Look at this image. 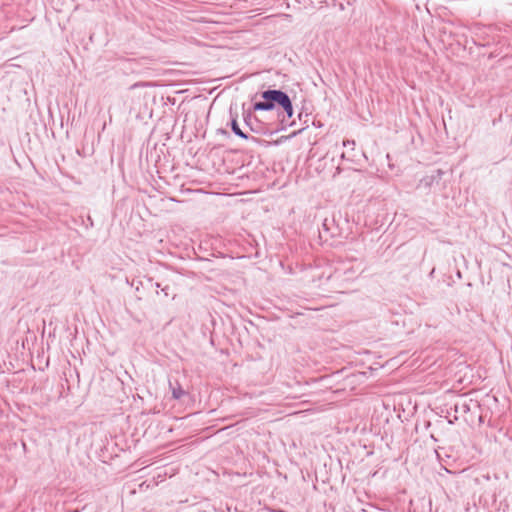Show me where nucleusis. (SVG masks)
I'll return each instance as SVG.
<instances>
[{
	"label": "nucleus",
	"mask_w": 512,
	"mask_h": 512,
	"mask_svg": "<svg viewBox=\"0 0 512 512\" xmlns=\"http://www.w3.org/2000/svg\"><path fill=\"white\" fill-rule=\"evenodd\" d=\"M260 100L252 104L253 111H271L280 109L288 94L278 89H268L260 93Z\"/></svg>",
	"instance_id": "nucleus-1"
},
{
	"label": "nucleus",
	"mask_w": 512,
	"mask_h": 512,
	"mask_svg": "<svg viewBox=\"0 0 512 512\" xmlns=\"http://www.w3.org/2000/svg\"><path fill=\"white\" fill-rule=\"evenodd\" d=\"M252 112V109L243 112L245 125L256 134L272 135L273 131H271L265 123L261 122L256 116H254Z\"/></svg>",
	"instance_id": "nucleus-2"
},
{
	"label": "nucleus",
	"mask_w": 512,
	"mask_h": 512,
	"mask_svg": "<svg viewBox=\"0 0 512 512\" xmlns=\"http://www.w3.org/2000/svg\"><path fill=\"white\" fill-rule=\"evenodd\" d=\"M342 236V229L335 221V217L325 218L322 223V231H320V237L327 240L328 237L338 238Z\"/></svg>",
	"instance_id": "nucleus-3"
},
{
	"label": "nucleus",
	"mask_w": 512,
	"mask_h": 512,
	"mask_svg": "<svg viewBox=\"0 0 512 512\" xmlns=\"http://www.w3.org/2000/svg\"><path fill=\"white\" fill-rule=\"evenodd\" d=\"M280 109L283 110L284 114H283V117L280 119L281 127L278 130H284L287 126H292L295 123L294 121H292V122L288 121L294 114L293 104H292V101H291L289 95L285 99V101L282 104V106L280 107Z\"/></svg>",
	"instance_id": "nucleus-4"
},
{
	"label": "nucleus",
	"mask_w": 512,
	"mask_h": 512,
	"mask_svg": "<svg viewBox=\"0 0 512 512\" xmlns=\"http://www.w3.org/2000/svg\"><path fill=\"white\" fill-rule=\"evenodd\" d=\"M230 127H231L232 132L236 136H238V137H240L242 139H245V140H251V141H253L255 143H259L260 142V140L258 138L254 137V136H251V135H249V134H247V133L242 131V129L240 128V126H239V124L237 122V115L232 117L231 122H230Z\"/></svg>",
	"instance_id": "nucleus-5"
},
{
	"label": "nucleus",
	"mask_w": 512,
	"mask_h": 512,
	"mask_svg": "<svg viewBox=\"0 0 512 512\" xmlns=\"http://www.w3.org/2000/svg\"><path fill=\"white\" fill-rule=\"evenodd\" d=\"M186 392L182 389L180 385L178 387L172 389V395L174 399H181L182 396H184Z\"/></svg>",
	"instance_id": "nucleus-6"
},
{
	"label": "nucleus",
	"mask_w": 512,
	"mask_h": 512,
	"mask_svg": "<svg viewBox=\"0 0 512 512\" xmlns=\"http://www.w3.org/2000/svg\"><path fill=\"white\" fill-rule=\"evenodd\" d=\"M461 409L463 412H468L470 410V407L467 403H463Z\"/></svg>",
	"instance_id": "nucleus-7"
},
{
	"label": "nucleus",
	"mask_w": 512,
	"mask_h": 512,
	"mask_svg": "<svg viewBox=\"0 0 512 512\" xmlns=\"http://www.w3.org/2000/svg\"><path fill=\"white\" fill-rule=\"evenodd\" d=\"M169 286H165L164 288H162V292L164 293L165 296H168L169 295Z\"/></svg>",
	"instance_id": "nucleus-8"
},
{
	"label": "nucleus",
	"mask_w": 512,
	"mask_h": 512,
	"mask_svg": "<svg viewBox=\"0 0 512 512\" xmlns=\"http://www.w3.org/2000/svg\"><path fill=\"white\" fill-rule=\"evenodd\" d=\"M350 144H353V145H354V144H355V142H354V141H349V140H346V141H344V142H343V145H344V146H346V145H350Z\"/></svg>",
	"instance_id": "nucleus-9"
},
{
	"label": "nucleus",
	"mask_w": 512,
	"mask_h": 512,
	"mask_svg": "<svg viewBox=\"0 0 512 512\" xmlns=\"http://www.w3.org/2000/svg\"><path fill=\"white\" fill-rule=\"evenodd\" d=\"M218 132L223 134V135H228V132L226 130H224V129H219Z\"/></svg>",
	"instance_id": "nucleus-10"
},
{
	"label": "nucleus",
	"mask_w": 512,
	"mask_h": 512,
	"mask_svg": "<svg viewBox=\"0 0 512 512\" xmlns=\"http://www.w3.org/2000/svg\"><path fill=\"white\" fill-rule=\"evenodd\" d=\"M457 420H458V417H457V416H454V419H453V420H449V423H450V424H453V423H454L455 421H457Z\"/></svg>",
	"instance_id": "nucleus-11"
},
{
	"label": "nucleus",
	"mask_w": 512,
	"mask_h": 512,
	"mask_svg": "<svg viewBox=\"0 0 512 512\" xmlns=\"http://www.w3.org/2000/svg\"><path fill=\"white\" fill-rule=\"evenodd\" d=\"M454 409H455V412L457 413L458 412V405H455Z\"/></svg>",
	"instance_id": "nucleus-12"
},
{
	"label": "nucleus",
	"mask_w": 512,
	"mask_h": 512,
	"mask_svg": "<svg viewBox=\"0 0 512 512\" xmlns=\"http://www.w3.org/2000/svg\"><path fill=\"white\" fill-rule=\"evenodd\" d=\"M71 512H79V511H78V510H73V511H71Z\"/></svg>",
	"instance_id": "nucleus-13"
}]
</instances>
